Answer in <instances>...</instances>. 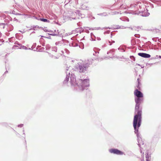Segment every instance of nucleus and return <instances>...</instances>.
<instances>
[{"label":"nucleus","instance_id":"31","mask_svg":"<svg viewBox=\"0 0 161 161\" xmlns=\"http://www.w3.org/2000/svg\"><path fill=\"white\" fill-rule=\"evenodd\" d=\"M152 40L153 41L156 42L157 40V38H152Z\"/></svg>","mask_w":161,"mask_h":161},{"label":"nucleus","instance_id":"43","mask_svg":"<svg viewBox=\"0 0 161 161\" xmlns=\"http://www.w3.org/2000/svg\"><path fill=\"white\" fill-rule=\"evenodd\" d=\"M106 28V29H111L112 28H110V27H105V28Z\"/></svg>","mask_w":161,"mask_h":161},{"label":"nucleus","instance_id":"17","mask_svg":"<svg viewBox=\"0 0 161 161\" xmlns=\"http://www.w3.org/2000/svg\"><path fill=\"white\" fill-rule=\"evenodd\" d=\"M137 82H138V84H137V87L138 89H140V86L141 85V84L140 82L139 78L137 79Z\"/></svg>","mask_w":161,"mask_h":161},{"label":"nucleus","instance_id":"46","mask_svg":"<svg viewBox=\"0 0 161 161\" xmlns=\"http://www.w3.org/2000/svg\"><path fill=\"white\" fill-rule=\"evenodd\" d=\"M44 31H45V32H48V30H47L45 29V30H44Z\"/></svg>","mask_w":161,"mask_h":161},{"label":"nucleus","instance_id":"39","mask_svg":"<svg viewBox=\"0 0 161 161\" xmlns=\"http://www.w3.org/2000/svg\"><path fill=\"white\" fill-rule=\"evenodd\" d=\"M150 7H151V8H154V6H153V5L152 4H150Z\"/></svg>","mask_w":161,"mask_h":161},{"label":"nucleus","instance_id":"52","mask_svg":"<svg viewBox=\"0 0 161 161\" xmlns=\"http://www.w3.org/2000/svg\"><path fill=\"white\" fill-rule=\"evenodd\" d=\"M8 72V71L6 70V71H5V72L4 73H5V74H6V73H7Z\"/></svg>","mask_w":161,"mask_h":161},{"label":"nucleus","instance_id":"2","mask_svg":"<svg viewBox=\"0 0 161 161\" xmlns=\"http://www.w3.org/2000/svg\"><path fill=\"white\" fill-rule=\"evenodd\" d=\"M134 94L135 96V101L136 103L135 113L136 114L134 118L136 116V119H142V108L140 107V105L143 100V94L137 89L134 91Z\"/></svg>","mask_w":161,"mask_h":161},{"label":"nucleus","instance_id":"62","mask_svg":"<svg viewBox=\"0 0 161 161\" xmlns=\"http://www.w3.org/2000/svg\"><path fill=\"white\" fill-rule=\"evenodd\" d=\"M7 54H6V55H5V57H6L7 56Z\"/></svg>","mask_w":161,"mask_h":161},{"label":"nucleus","instance_id":"45","mask_svg":"<svg viewBox=\"0 0 161 161\" xmlns=\"http://www.w3.org/2000/svg\"><path fill=\"white\" fill-rule=\"evenodd\" d=\"M108 42L109 43V45H112V43H111V42L109 41H108Z\"/></svg>","mask_w":161,"mask_h":161},{"label":"nucleus","instance_id":"1","mask_svg":"<svg viewBox=\"0 0 161 161\" xmlns=\"http://www.w3.org/2000/svg\"><path fill=\"white\" fill-rule=\"evenodd\" d=\"M69 68L66 67V76L65 79L63 81L64 84H66L69 81V78H70V82L71 86H73L75 87H77L79 90L80 91H83L86 89V88L88 87L89 86V80L88 79H86L84 80L80 79L79 78H77L75 74L71 73V76H70V73L69 72L68 74V71L69 70Z\"/></svg>","mask_w":161,"mask_h":161},{"label":"nucleus","instance_id":"10","mask_svg":"<svg viewBox=\"0 0 161 161\" xmlns=\"http://www.w3.org/2000/svg\"><path fill=\"white\" fill-rule=\"evenodd\" d=\"M48 34L49 35H50L53 36H61V34H60L59 32H58V33H50V34L48 33Z\"/></svg>","mask_w":161,"mask_h":161},{"label":"nucleus","instance_id":"53","mask_svg":"<svg viewBox=\"0 0 161 161\" xmlns=\"http://www.w3.org/2000/svg\"><path fill=\"white\" fill-rule=\"evenodd\" d=\"M141 68H144V66H141Z\"/></svg>","mask_w":161,"mask_h":161},{"label":"nucleus","instance_id":"16","mask_svg":"<svg viewBox=\"0 0 161 161\" xmlns=\"http://www.w3.org/2000/svg\"><path fill=\"white\" fill-rule=\"evenodd\" d=\"M146 160L147 161H150L151 159V157L148 154H147L146 155Z\"/></svg>","mask_w":161,"mask_h":161},{"label":"nucleus","instance_id":"48","mask_svg":"<svg viewBox=\"0 0 161 161\" xmlns=\"http://www.w3.org/2000/svg\"><path fill=\"white\" fill-rule=\"evenodd\" d=\"M16 14L18 15H21V14L18 13Z\"/></svg>","mask_w":161,"mask_h":161},{"label":"nucleus","instance_id":"54","mask_svg":"<svg viewBox=\"0 0 161 161\" xmlns=\"http://www.w3.org/2000/svg\"><path fill=\"white\" fill-rule=\"evenodd\" d=\"M112 43H114L115 42V41H112Z\"/></svg>","mask_w":161,"mask_h":161},{"label":"nucleus","instance_id":"38","mask_svg":"<svg viewBox=\"0 0 161 161\" xmlns=\"http://www.w3.org/2000/svg\"><path fill=\"white\" fill-rule=\"evenodd\" d=\"M158 58H161V56H158V55H156V56L155 57V58H158Z\"/></svg>","mask_w":161,"mask_h":161},{"label":"nucleus","instance_id":"15","mask_svg":"<svg viewBox=\"0 0 161 161\" xmlns=\"http://www.w3.org/2000/svg\"><path fill=\"white\" fill-rule=\"evenodd\" d=\"M57 49L58 48L57 47H54L52 48V51L56 52H57Z\"/></svg>","mask_w":161,"mask_h":161},{"label":"nucleus","instance_id":"9","mask_svg":"<svg viewBox=\"0 0 161 161\" xmlns=\"http://www.w3.org/2000/svg\"><path fill=\"white\" fill-rule=\"evenodd\" d=\"M75 12L76 14H78L80 16H81L82 18L84 17V15L81 14L80 11L76 10Z\"/></svg>","mask_w":161,"mask_h":161},{"label":"nucleus","instance_id":"33","mask_svg":"<svg viewBox=\"0 0 161 161\" xmlns=\"http://www.w3.org/2000/svg\"><path fill=\"white\" fill-rule=\"evenodd\" d=\"M15 44H17V45H21L18 42H17V41H16L15 42Z\"/></svg>","mask_w":161,"mask_h":161},{"label":"nucleus","instance_id":"50","mask_svg":"<svg viewBox=\"0 0 161 161\" xmlns=\"http://www.w3.org/2000/svg\"><path fill=\"white\" fill-rule=\"evenodd\" d=\"M61 52L62 53H64V51H62V50H61Z\"/></svg>","mask_w":161,"mask_h":161},{"label":"nucleus","instance_id":"47","mask_svg":"<svg viewBox=\"0 0 161 161\" xmlns=\"http://www.w3.org/2000/svg\"><path fill=\"white\" fill-rule=\"evenodd\" d=\"M84 31V29H82V31H80V33H81V32H83Z\"/></svg>","mask_w":161,"mask_h":161},{"label":"nucleus","instance_id":"55","mask_svg":"<svg viewBox=\"0 0 161 161\" xmlns=\"http://www.w3.org/2000/svg\"><path fill=\"white\" fill-rule=\"evenodd\" d=\"M86 32L87 33H89V31H88V30H86Z\"/></svg>","mask_w":161,"mask_h":161},{"label":"nucleus","instance_id":"32","mask_svg":"<svg viewBox=\"0 0 161 161\" xmlns=\"http://www.w3.org/2000/svg\"><path fill=\"white\" fill-rule=\"evenodd\" d=\"M110 31H109V30L108 31H105V32H104V34H105V33H108V34H109V33H110Z\"/></svg>","mask_w":161,"mask_h":161},{"label":"nucleus","instance_id":"27","mask_svg":"<svg viewBox=\"0 0 161 161\" xmlns=\"http://www.w3.org/2000/svg\"><path fill=\"white\" fill-rule=\"evenodd\" d=\"M18 34H16V35H15L16 37L17 38H18V39L19 40L21 39H22V37H18Z\"/></svg>","mask_w":161,"mask_h":161},{"label":"nucleus","instance_id":"60","mask_svg":"<svg viewBox=\"0 0 161 161\" xmlns=\"http://www.w3.org/2000/svg\"><path fill=\"white\" fill-rule=\"evenodd\" d=\"M1 35H2V34H1V33L0 32V37H1Z\"/></svg>","mask_w":161,"mask_h":161},{"label":"nucleus","instance_id":"8","mask_svg":"<svg viewBox=\"0 0 161 161\" xmlns=\"http://www.w3.org/2000/svg\"><path fill=\"white\" fill-rule=\"evenodd\" d=\"M114 27H113L115 29H124L126 28V27H124L123 26H119V25H114Z\"/></svg>","mask_w":161,"mask_h":161},{"label":"nucleus","instance_id":"11","mask_svg":"<svg viewBox=\"0 0 161 161\" xmlns=\"http://www.w3.org/2000/svg\"><path fill=\"white\" fill-rule=\"evenodd\" d=\"M91 36L92 41L96 40V37L92 33H91Z\"/></svg>","mask_w":161,"mask_h":161},{"label":"nucleus","instance_id":"18","mask_svg":"<svg viewBox=\"0 0 161 161\" xmlns=\"http://www.w3.org/2000/svg\"><path fill=\"white\" fill-rule=\"evenodd\" d=\"M51 47V46L49 44H47L46 45V49L47 50H49L50 49Z\"/></svg>","mask_w":161,"mask_h":161},{"label":"nucleus","instance_id":"34","mask_svg":"<svg viewBox=\"0 0 161 161\" xmlns=\"http://www.w3.org/2000/svg\"><path fill=\"white\" fill-rule=\"evenodd\" d=\"M25 131V130L24 129L23 130V134L24 135H25L24 136V138L25 139V133L24 132Z\"/></svg>","mask_w":161,"mask_h":161},{"label":"nucleus","instance_id":"59","mask_svg":"<svg viewBox=\"0 0 161 161\" xmlns=\"http://www.w3.org/2000/svg\"><path fill=\"white\" fill-rule=\"evenodd\" d=\"M137 64V65H139V66H141V65H140V64Z\"/></svg>","mask_w":161,"mask_h":161},{"label":"nucleus","instance_id":"7","mask_svg":"<svg viewBox=\"0 0 161 161\" xmlns=\"http://www.w3.org/2000/svg\"><path fill=\"white\" fill-rule=\"evenodd\" d=\"M138 54L139 56L144 58H149L151 57L150 54L145 53H139Z\"/></svg>","mask_w":161,"mask_h":161},{"label":"nucleus","instance_id":"4","mask_svg":"<svg viewBox=\"0 0 161 161\" xmlns=\"http://www.w3.org/2000/svg\"><path fill=\"white\" fill-rule=\"evenodd\" d=\"M135 9L138 10V13L137 14L140 15L143 17H147L148 16L150 13L148 12V10L146 8L145 9L146 7V6L140 2L137 3V4H135Z\"/></svg>","mask_w":161,"mask_h":161},{"label":"nucleus","instance_id":"58","mask_svg":"<svg viewBox=\"0 0 161 161\" xmlns=\"http://www.w3.org/2000/svg\"><path fill=\"white\" fill-rule=\"evenodd\" d=\"M19 31V32H21L23 33H24V32H23V31Z\"/></svg>","mask_w":161,"mask_h":161},{"label":"nucleus","instance_id":"63","mask_svg":"<svg viewBox=\"0 0 161 161\" xmlns=\"http://www.w3.org/2000/svg\"><path fill=\"white\" fill-rule=\"evenodd\" d=\"M121 58H123V56Z\"/></svg>","mask_w":161,"mask_h":161},{"label":"nucleus","instance_id":"6","mask_svg":"<svg viewBox=\"0 0 161 161\" xmlns=\"http://www.w3.org/2000/svg\"><path fill=\"white\" fill-rule=\"evenodd\" d=\"M109 153L118 155H122L124 154V153L122 151L115 148H111L109 150Z\"/></svg>","mask_w":161,"mask_h":161},{"label":"nucleus","instance_id":"51","mask_svg":"<svg viewBox=\"0 0 161 161\" xmlns=\"http://www.w3.org/2000/svg\"><path fill=\"white\" fill-rule=\"evenodd\" d=\"M131 30H133V29L132 28H131V27H128Z\"/></svg>","mask_w":161,"mask_h":161},{"label":"nucleus","instance_id":"13","mask_svg":"<svg viewBox=\"0 0 161 161\" xmlns=\"http://www.w3.org/2000/svg\"><path fill=\"white\" fill-rule=\"evenodd\" d=\"M69 46L75 47L78 46V44L73 42L69 44Z\"/></svg>","mask_w":161,"mask_h":161},{"label":"nucleus","instance_id":"61","mask_svg":"<svg viewBox=\"0 0 161 161\" xmlns=\"http://www.w3.org/2000/svg\"><path fill=\"white\" fill-rule=\"evenodd\" d=\"M35 33V31H33V32H32V33Z\"/></svg>","mask_w":161,"mask_h":161},{"label":"nucleus","instance_id":"28","mask_svg":"<svg viewBox=\"0 0 161 161\" xmlns=\"http://www.w3.org/2000/svg\"><path fill=\"white\" fill-rule=\"evenodd\" d=\"M134 36L135 37L137 38H139L140 37V36L139 34H135L134 35Z\"/></svg>","mask_w":161,"mask_h":161},{"label":"nucleus","instance_id":"57","mask_svg":"<svg viewBox=\"0 0 161 161\" xmlns=\"http://www.w3.org/2000/svg\"><path fill=\"white\" fill-rule=\"evenodd\" d=\"M79 47H80V48H82V49H83V48H84V47H83L82 48H81V47H80V45H79Z\"/></svg>","mask_w":161,"mask_h":161},{"label":"nucleus","instance_id":"19","mask_svg":"<svg viewBox=\"0 0 161 161\" xmlns=\"http://www.w3.org/2000/svg\"><path fill=\"white\" fill-rule=\"evenodd\" d=\"M98 15L103 16H106L107 15V14L106 12H104L102 13H100L99 14H98Z\"/></svg>","mask_w":161,"mask_h":161},{"label":"nucleus","instance_id":"40","mask_svg":"<svg viewBox=\"0 0 161 161\" xmlns=\"http://www.w3.org/2000/svg\"><path fill=\"white\" fill-rule=\"evenodd\" d=\"M54 57V58H55V59H58L59 58V57H56V56H53V55H52V57Z\"/></svg>","mask_w":161,"mask_h":161},{"label":"nucleus","instance_id":"26","mask_svg":"<svg viewBox=\"0 0 161 161\" xmlns=\"http://www.w3.org/2000/svg\"><path fill=\"white\" fill-rule=\"evenodd\" d=\"M45 49V48L44 47H42L39 49V50L38 51H42Z\"/></svg>","mask_w":161,"mask_h":161},{"label":"nucleus","instance_id":"14","mask_svg":"<svg viewBox=\"0 0 161 161\" xmlns=\"http://www.w3.org/2000/svg\"><path fill=\"white\" fill-rule=\"evenodd\" d=\"M118 49L122 52H124L125 51V50L124 48L122 47L121 46H120L119 48H118Z\"/></svg>","mask_w":161,"mask_h":161},{"label":"nucleus","instance_id":"22","mask_svg":"<svg viewBox=\"0 0 161 161\" xmlns=\"http://www.w3.org/2000/svg\"><path fill=\"white\" fill-rule=\"evenodd\" d=\"M62 43V42L59 41L58 42H56L55 43V45L56 46L58 45H61Z\"/></svg>","mask_w":161,"mask_h":161},{"label":"nucleus","instance_id":"20","mask_svg":"<svg viewBox=\"0 0 161 161\" xmlns=\"http://www.w3.org/2000/svg\"><path fill=\"white\" fill-rule=\"evenodd\" d=\"M114 52V49H112V50H110L109 51H108L107 52V53L108 54L110 53H113Z\"/></svg>","mask_w":161,"mask_h":161},{"label":"nucleus","instance_id":"12","mask_svg":"<svg viewBox=\"0 0 161 161\" xmlns=\"http://www.w3.org/2000/svg\"><path fill=\"white\" fill-rule=\"evenodd\" d=\"M39 20L45 22H49L50 21L49 20L47 19H45L43 18H40Z\"/></svg>","mask_w":161,"mask_h":161},{"label":"nucleus","instance_id":"37","mask_svg":"<svg viewBox=\"0 0 161 161\" xmlns=\"http://www.w3.org/2000/svg\"><path fill=\"white\" fill-rule=\"evenodd\" d=\"M58 32H59L58 30H54V31H53V32H55L56 33H58Z\"/></svg>","mask_w":161,"mask_h":161},{"label":"nucleus","instance_id":"23","mask_svg":"<svg viewBox=\"0 0 161 161\" xmlns=\"http://www.w3.org/2000/svg\"><path fill=\"white\" fill-rule=\"evenodd\" d=\"M38 28L39 27V26L37 25H36L35 26H33L32 28H31L30 29V30H35V28Z\"/></svg>","mask_w":161,"mask_h":161},{"label":"nucleus","instance_id":"44","mask_svg":"<svg viewBox=\"0 0 161 161\" xmlns=\"http://www.w3.org/2000/svg\"><path fill=\"white\" fill-rule=\"evenodd\" d=\"M119 13V12H115V13L114 14H118Z\"/></svg>","mask_w":161,"mask_h":161},{"label":"nucleus","instance_id":"56","mask_svg":"<svg viewBox=\"0 0 161 161\" xmlns=\"http://www.w3.org/2000/svg\"><path fill=\"white\" fill-rule=\"evenodd\" d=\"M95 53L96 54L97 53H99V52H96V51H95Z\"/></svg>","mask_w":161,"mask_h":161},{"label":"nucleus","instance_id":"41","mask_svg":"<svg viewBox=\"0 0 161 161\" xmlns=\"http://www.w3.org/2000/svg\"><path fill=\"white\" fill-rule=\"evenodd\" d=\"M6 24H5L4 23H0V25H4Z\"/></svg>","mask_w":161,"mask_h":161},{"label":"nucleus","instance_id":"36","mask_svg":"<svg viewBox=\"0 0 161 161\" xmlns=\"http://www.w3.org/2000/svg\"><path fill=\"white\" fill-rule=\"evenodd\" d=\"M96 39L98 41H100L101 40V39L100 37H97V38H96Z\"/></svg>","mask_w":161,"mask_h":161},{"label":"nucleus","instance_id":"21","mask_svg":"<svg viewBox=\"0 0 161 161\" xmlns=\"http://www.w3.org/2000/svg\"><path fill=\"white\" fill-rule=\"evenodd\" d=\"M20 49H23L25 50H27L28 49V48L25 46H21L20 47Z\"/></svg>","mask_w":161,"mask_h":161},{"label":"nucleus","instance_id":"29","mask_svg":"<svg viewBox=\"0 0 161 161\" xmlns=\"http://www.w3.org/2000/svg\"><path fill=\"white\" fill-rule=\"evenodd\" d=\"M100 28V27H98V28L95 27V28H94V29L90 28V29H89V30H99Z\"/></svg>","mask_w":161,"mask_h":161},{"label":"nucleus","instance_id":"3","mask_svg":"<svg viewBox=\"0 0 161 161\" xmlns=\"http://www.w3.org/2000/svg\"><path fill=\"white\" fill-rule=\"evenodd\" d=\"M142 119H136V116L134 118L133 121V126L135 130V132L136 134L137 139L138 145L141 148V145L144 144L143 142L142 141V138L140 137L138 133V129L141 125Z\"/></svg>","mask_w":161,"mask_h":161},{"label":"nucleus","instance_id":"49","mask_svg":"<svg viewBox=\"0 0 161 161\" xmlns=\"http://www.w3.org/2000/svg\"><path fill=\"white\" fill-rule=\"evenodd\" d=\"M48 32H53V31L51 30L49 31H48Z\"/></svg>","mask_w":161,"mask_h":161},{"label":"nucleus","instance_id":"25","mask_svg":"<svg viewBox=\"0 0 161 161\" xmlns=\"http://www.w3.org/2000/svg\"><path fill=\"white\" fill-rule=\"evenodd\" d=\"M64 51H65V53H66L67 54H69V51L66 48L64 49Z\"/></svg>","mask_w":161,"mask_h":161},{"label":"nucleus","instance_id":"30","mask_svg":"<svg viewBox=\"0 0 161 161\" xmlns=\"http://www.w3.org/2000/svg\"><path fill=\"white\" fill-rule=\"evenodd\" d=\"M23 124H20V125H18V127H22L23 126Z\"/></svg>","mask_w":161,"mask_h":161},{"label":"nucleus","instance_id":"42","mask_svg":"<svg viewBox=\"0 0 161 161\" xmlns=\"http://www.w3.org/2000/svg\"><path fill=\"white\" fill-rule=\"evenodd\" d=\"M41 36V37H45V38H49V39H50V38H50V36H49V37H45V36Z\"/></svg>","mask_w":161,"mask_h":161},{"label":"nucleus","instance_id":"64","mask_svg":"<svg viewBox=\"0 0 161 161\" xmlns=\"http://www.w3.org/2000/svg\"><path fill=\"white\" fill-rule=\"evenodd\" d=\"M28 49H30H30H31V48H28Z\"/></svg>","mask_w":161,"mask_h":161},{"label":"nucleus","instance_id":"24","mask_svg":"<svg viewBox=\"0 0 161 161\" xmlns=\"http://www.w3.org/2000/svg\"><path fill=\"white\" fill-rule=\"evenodd\" d=\"M130 58L133 61H135V58L133 56H130Z\"/></svg>","mask_w":161,"mask_h":161},{"label":"nucleus","instance_id":"35","mask_svg":"<svg viewBox=\"0 0 161 161\" xmlns=\"http://www.w3.org/2000/svg\"><path fill=\"white\" fill-rule=\"evenodd\" d=\"M14 131L15 132H16V135L18 136H20V135L15 130H14Z\"/></svg>","mask_w":161,"mask_h":161},{"label":"nucleus","instance_id":"5","mask_svg":"<svg viewBox=\"0 0 161 161\" xmlns=\"http://www.w3.org/2000/svg\"><path fill=\"white\" fill-rule=\"evenodd\" d=\"M90 64L86 63L85 64H80L78 63L76 66V69L80 73H84L87 70Z\"/></svg>","mask_w":161,"mask_h":161}]
</instances>
